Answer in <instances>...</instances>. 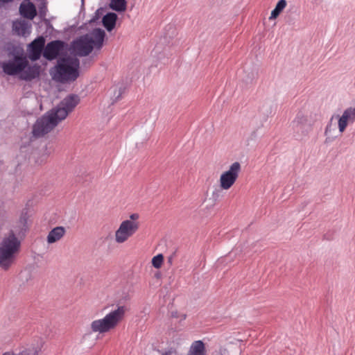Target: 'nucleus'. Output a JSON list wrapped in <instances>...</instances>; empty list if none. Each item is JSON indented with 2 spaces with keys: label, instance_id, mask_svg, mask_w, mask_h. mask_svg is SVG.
Listing matches in <instances>:
<instances>
[{
  "label": "nucleus",
  "instance_id": "obj_1",
  "mask_svg": "<svg viewBox=\"0 0 355 355\" xmlns=\"http://www.w3.org/2000/svg\"><path fill=\"white\" fill-rule=\"evenodd\" d=\"M79 98L71 95L64 98L55 108L38 119L33 127L35 137H41L50 132L61 121L64 120L78 105Z\"/></svg>",
  "mask_w": 355,
  "mask_h": 355
},
{
  "label": "nucleus",
  "instance_id": "obj_2",
  "mask_svg": "<svg viewBox=\"0 0 355 355\" xmlns=\"http://www.w3.org/2000/svg\"><path fill=\"white\" fill-rule=\"evenodd\" d=\"M28 64V61L26 57L16 55L13 60L3 63L2 68L8 75L20 73L21 79L31 80L40 75V66Z\"/></svg>",
  "mask_w": 355,
  "mask_h": 355
},
{
  "label": "nucleus",
  "instance_id": "obj_3",
  "mask_svg": "<svg viewBox=\"0 0 355 355\" xmlns=\"http://www.w3.org/2000/svg\"><path fill=\"white\" fill-rule=\"evenodd\" d=\"M126 311V306H118L103 318L93 320L89 326L91 331L104 334L115 329L123 320Z\"/></svg>",
  "mask_w": 355,
  "mask_h": 355
},
{
  "label": "nucleus",
  "instance_id": "obj_4",
  "mask_svg": "<svg viewBox=\"0 0 355 355\" xmlns=\"http://www.w3.org/2000/svg\"><path fill=\"white\" fill-rule=\"evenodd\" d=\"M79 60L76 57L68 56L58 60L53 78L60 83L74 81L79 76Z\"/></svg>",
  "mask_w": 355,
  "mask_h": 355
},
{
  "label": "nucleus",
  "instance_id": "obj_5",
  "mask_svg": "<svg viewBox=\"0 0 355 355\" xmlns=\"http://www.w3.org/2000/svg\"><path fill=\"white\" fill-rule=\"evenodd\" d=\"M105 33L100 28L94 29L89 35H85L73 43L74 52L80 56L89 55L94 48L100 49L103 44Z\"/></svg>",
  "mask_w": 355,
  "mask_h": 355
},
{
  "label": "nucleus",
  "instance_id": "obj_6",
  "mask_svg": "<svg viewBox=\"0 0 355 355\" xmlns=\"http://www.w3.org/2000/svg\"><path fill=\"white\" fill-rule=\"evenodd\" d=\"M21 243L13 233L4 237L0 243V268L8 270L15 263Z\"/></svg>",
  "mask_w": 355,
  "mask_h": 355
},
{
  "label": "nucleus",
  "instance_id": "obj_7",
  "mask_svg": "<svg viewBox=\"0 0 355 355\" xmlns=\"http://www.w3.org/2000/svg\"><path fill=\"white\" fill-rule=\"evenodd\" d=\"M139 219V214L134 213L129 216L128 219L120 223L114 234V240L116 244L120 245L127 242L137 233L140 227Z\"/></svg>",
  "mask_w": 355,
  "mask_h": 355
},
{
  "label": "nucleus",
  "instance_id": "obj_8",
  "mask_svg": "<svg viewBox=\"0 0 355 355\" xmlns=\"http://www.w3.org/2000/svg\"><path fill=\"white\" fill-rule=\"evenodd\" d=\"M334 119L338 121V128L340 133H343L348 125L355 122V107H350L345 109L341 115L332 116L325 128V135H331L332 123Z\"/></svg>",
  "mask_w": 355,
  "mask_h": 355
},
{
  "label": "nucleus",
  "instance_id": "obj_9",
  "mask_svg": "<svg viewBox=\"0 0 355 355\" xmlns=\"http://www.w3.org/2000/svg\"><path fill=\"white\" fill-rule=\"evenodd\" d=\"M241 171V164L232 163L228 170L223 172L219 178V185L223 190H229L236 182Z\"/></svg>",
  "mask_w": 355,
  "mask_h": 355
},
{
  "label": "nucleus",
  "instance_id": "obj_10",
  "mask_svg": "<svg viewBox=\"0 0 355 355\" xmlns=\"http://www.w3.org/2000/svg\"><path fill=\"white\" fill-rule=\"evenodd\" d=\"M63 47V42L60 40L52 41L44 47L43 56L49 60H52L57 58Z\"/></svg>",
  "mask_w": 355,
  "mask_h": 355
},
{
  "label": "nucleus",
  "instance_id": "obj_11",
  "mask_svg": "<svg viewBox=\"0 0 355 355\" xmlns=\"http://www.w3.org/2000/svg\"><path fill=\"white\" fill-rule=\"evenodd\" d=\"M45 40L42 36L34 40L29 45L28 58L33 61L37 60L41 56Z\"/></svg>",
  "mask_w": 355,
  "mask_h": 355
},
{
  "label": "nucleus",
  "instance_id": "obj_12",
  "mask_svg": "<svg viewBox=\"0 0 355 355\" xmlns=\"http://www.w3.org/2000/svg\"><path fill=\"white\" fill-rule=\"evenodd\" d=\"M66 234V229L62 226H58L53 228L48 234L46 242L52 244L60 241Z\"/></svg>",
  "mask_w": 355,
  "mask_h": 355
},
{
  "label": "nucleus",
  "instance_id": "obj_13",
  "mask_svg": "<svg viewBox=\"0 0 355 355\" xmlns=\"http://www.w3.org/2000/svg\"><path fill=\"white\" fill-rule=\"evenodd\" d=\"M19 12L21 16L28 19H33L37 15L36 8L31 2L21 3Z\"/></svg>",
  "mask_w": 355,
  "mask_h": 355
},
{
  "label": "nucleus",
  "instance_id": "obj_14",
  "mask_svg": "<svg viewBox=\"0 0 355 355\" xmlns=\"http://www.w3.org/2000/svg\"><path fill=\"white\" fill-rule=\"evenodd\" d=\"M187 355H207L204 343L202 340L192 343Z\"/></svg>",
  "mask_w": 355,
  "mask_h": 355
},
{
  "label": "nucleus",
  "instance_id": "obj_15",
  "mask_svg": "<svg viewBox=\"0 0 355 355\" xmlns=\"http://www.w3.org/2000/svg\"><path fill=\"white\" fill-rule=\"evenodd\" d=\"M116 14L109 12L103 17V24L108 31H111L116 25Z\"/></svg>",
  "mask_w": 355,
  "mask_h": 355
},
{
  "label": "nucleus",
  "instance_id": "obj_16",
  "mask_svg": "<svg viewBox=\"0 0 355 355\" xmlns=\"http://www.w3.org/2000/svg\"><path fill=\"white\" fill-rule=\"evenodd\" d=\"M30 27L24 21H17L13 22L12 28L18 35H25Z\"/></svg>",
  "mask_w": 355,
  "mask_h": 355
},
{
  "label": "nucleus",
  "instance_id": "obj_17",
  "mask_svg": "<svg viewBox=\"0 0 355 355\" xmlns=\"http://www.w3.org/2000/svg\"><path fill=\"white\" fill-rule=\"evenodd\" d=\"M43 345L42 341L40 340V343L36 346H30L20 352L19 355H39Z\"/></svg>",
  "mask_w": 355,
  "mask_h": 355
},
{
  "label": "nucleus",
  "instance_id": "obj_18",
  "mask_svg": "<svg viewBox=\"0 0 355 355\" xmlns=\"http://www.w3.org/2000/svg\"><path fill=\"white\" fill-rule=\"evenodd\" d=\"M287 5L286 0H279L275 9L271 12L269 19H276L279 14L283 11V10L286 8Z\"/></svg>",
  "mask_w": 355,
  "mask_h": 355
},
{
  "label": "nucleus",
  "instance_id": "obj_19",
  "mask_svg": "<svg viewBox=\"0 0 355 355\" xmlns=\"http://www.w3.org/2000/svg\"><path fill=\"white\" fill-rule=\"evenodd\" d=\"M110 8L117 12H123L126 10L127 2L125 0H111Z\"/></svg>",
  "mask_w": 355,
  "mask_h": 355
},
{
  "label": "nucleus",
  "instance_id": "obj_20",
  "mask_svg": "<svg viewBox=\"0 0 355 355\" xmlns=\"http://www.w3.org/2000/svg\"><path fill=\"white\" fill-rule=\"evenodd\" d=\"M164 256L162 254H159L152 259V265L154 268L158 269L162 266Z\"/></svg>",
  "mask_w": 355,
  "mask_h": 355
},
{
  "label": "nucleus",
  "instance_id": "obj_21",
  "mask_svg": "<svg viewBox=\"0 0 355 355\" xmlns=\"http://www.w3.org/2000/svg\"><path fill=\"white\" fill-rule=\"evenodd\" d=\"M307 121V119L306 116L303 115H298L295 120L294 121V124L296 128H301L302 125Z\"/></svg>",
  "mask_w": 355,
  "mask_h": 355
},
{
  "label": "nucleus",
  "instance_id": "obj_22",
  "mask_svg": "<svg viewBox=\"0 0 355 355\" xmlns=\"http://www.w3.org/2000/svg\"><path fill=\"white\" fill-rule=\"evenodd\" d=\"M162 355H178V352L175 348L171 347L163 352Z\"/></svg>",
  "mask_w": 355,
  "mask_h": 355
},
{
  "label": "nucleus",
  "instance_id": "obj_23",
  "mask_svg": "<svg viewBox=\"0 0 355 355\" xmlns=\"http://www.w3.org/2000/svg\"><path fill=\"white\" fill-rule=\"evenodd\" d=\"M13 0H0V4H5L9 2H12Z\"/></svg>",
  "mask_w": 355,
  "mask_h": 355
},
{
  "label": "nucleus",
  "instance_id": "obj_24",
  "mask_svg": "<svg viewBox=\"0 0 355 355\" xmlns=\"http://www.w3.org/2000/svg\"><path fill=\"white\" fill-rule=\"evenodd\" d=\"M2 355H14V354L10 352H7L3 353Z\"/></svg>",
  "mask_w": 355,
  "mask_h": 355
},
{
  "label": "nucleus",
  "instance_id": "obj_25",
  "mask_svg": "<svg viewBox=\"0 0 355 355\" xmlns=\"http://www.w3.org/2000/svg\"><path fill=\"white\" fill-rule=\"evenodd\" d=\"M172 315V317H174V318H178V316L177 315V314H176V313L175 314L174 313H172V315Z\"/></svg>",
  "mask_w": 355,
  "mask_h": 355
},
{
  "label": "nucleus",
  "instance_id": "obj_26",
  "mask_svg": "<svg viewBox=\"0 0 355 355\" xmlns=\"http://www.w3.org/2000/svg\"><path fill=\"white\" fill-rule=\"evenodd\" d=\"M185 318H186V315H182L181 320H184Z\"/></svg>",
  "mask_w": 355,
  "mask_h": 355
}]
</instances>
